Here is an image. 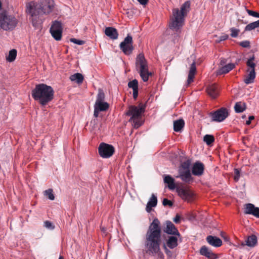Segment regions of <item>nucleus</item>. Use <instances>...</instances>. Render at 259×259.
<instances>
[{"instance_id": "1", "label": "nucleus", "mask_w": 259, "mask_h": 259, "mask_svg": "<svg viewBox=\"0 0 259 259\" xmlns=\"http://www.w3.org/2000/svg\"><path fill=\"white\" fill-rule=\"evenodd\" d=\"M161 228L160 221L154 219L150 224L145 235L146 252L149 255L159 254L162 242Z\"/></svg>"}, {"instance_id": "2", "label": "nucleus", "mask_w": 259, "mask_h": 259, "mask_svg": "<svg viewBox=\"0 0 259 259\" xmlns=\"http://www.w3.org/2000/svg\"><path fill=\"white\" fill-rule=\"evenodd\" d=\"M54 94L52 87L44 83L36 84L31 93L34 100L42 106L47 105L53 99Z\"/></svg>"}, {"instance_id": "3", "label": "nucleus", "mask_w": 259, "mask_h": 259, "mask_svg": "<svg viewBox=\"0 0 259 259\" xmlns=\"http://www.w3.org/2000/svg\"><path fill=\"white\" fill-rule=\"evenodd\" d=\"M190 1L185 2L181 6L180 10L178 8L172 10L173 18L169 25L170 29H179L183 25L184 17L189 12L190 9Z\"/></svg>"}, {"instance_id": "4", "label": "nucleus", "mask_w": 259, "mask_h": 259, "mask_svg": "<svg viewBox=\"0 0 259 259\" xmlns=\"http://www.w3.org/2000/svg\"><path fill=\"white\" fill-rule=\"evenodd\" d=\"M26 7L30 8L32 15L35 13L41 15H48L51 13L54 7L53 0H39L37 2L31 1L26 4Z\"/></svg>"}, {"instance_id": "5", "label": "nucleus", "mask_w": 259, "mask_h": 259, "mask_svg": "<svg viewBox=\"0 0 259 259\" xmlns=\"http://www.w3.org/2000/svg\"><path fill=\"white\" fill-rule=\"evenodd\" d=\"M136 67L143 80L144 82L147 81L152 73L148 71L147 62L143 54H140L137 56Z\"/></svg>"}, {"instance_id": "6", "label": "nucleus", "mask_w": 259, "mask_h": 259, "mask_svg": "<svg viewBox=\"0 0 259 259\" xmlns=\"http://www.w3.org/2000/svg\"><path fill=\"white\" fill-rule=\"evenodd\" d=\"M17 20L11 15H8L5 13L0 14V26L5 30H12L17 26Z\"/></svg>"}, {"instance_id": "7", "label": "nucleus", "mask_w": 259, "mask_h": 259, "mask_svg": "<svg viewBox=\"0 0 259 259\" xmlns=\"http://www.w3.org/2000/svg\"><path fill=\"white\" fill-rule=\"evenodd\" d=\"M115 152L114 147L105 143H101L98 147L99 155L103 158H108L111 157Z\"/></svg>"}, {"instance_id": "8", "label": "nucleus", "mask_w": 259, "mask_h": 259, "mask_svg": "<svg viewBox=\"0 0 259 259\" xmlns=\"http://www.w3.org/2000/svg\"><path fill=\"white\" fill-rule=\"evenodd\" d=\"M133 38L131 35L128 34L119 45L120 50L126 55H131L134 50L133 46Z\"/></svg>"}, {"instance_id": "9", "label": "nucleus", "mask_w": 259, "mask_h": 259, "mask_svg": "<svg viewBox=\"0 0 259 259\" xmlns=\"http://www.w3.org/2000/svg\"><path fill=\"white\" fill-rule=\"evenodd\" d=\"M50 32L56 40H60L62 37V26L60 22L55 21L50 28Z\"/></svg>"}, {"instance_id": "10", "label": "nucleus", "mask_w": 259, "mask_h": 259, "mask_svg": "<svg viewBox=\"0 0 259 259\" xmlns=\"http://www.w3.org/2000/svg\"><path fill=\"white\" fill-rule=\"evenodd\" d=\"M176 177L181 179L182 181L187 184H190L193 181V178L191 176L190 169L185 170L182 168L179 169V175Z\"/></svg>"}, {"instance_id": "11", "label": "nucleus", "mask_w": 259, "mask_h": 259, "mask_svg": "<svg viewBox=\"0 0 259 259\" xmlns=\"http://www.w3.org/2000/svg\"><path fill=\"white\" fill-rule=\"evenodd\" d=\"M132 115L128 121L131 123L134 128L139 127L143 123L144 121V114H127Z\"/></svg>"}, {"instance_id": "12", "label": "nucleus", "mask_w": 259, "mask_h": 259, "mask_svg": "<svg viewBox=\"0 0 259 259\" xmlns=\"http://www.w3.org/2000/svg\"><path fill=\"white\" fill-rule=\"evenodd\" d=\"M177 191L179 195L184 200L191 201L193 198V194L189 189L178 188Z\"/></svg>"}, {"instance_id": "13", "label": "nucleus", "mask_w": 259, "mask_h": 259, "mask_svg": "<svg viewBox=\"0 0 259 259\" xmlns=\"http://www.w3.org/2000/svg\"><path fill=\"white\" fill-rule=\"evenodd\" d=\"M199 253L206 257L207 259H218L219 256L218 254L213 252L211 249L205 245L201 247L199 250Z\"/></svg>"}, {"instance_id": "14", "label": "nucleus", "mask_w": 259, "mask_h": 259, "mask_svg": "<svg viewBox=\"0 0 259 259\" xmlns=\"http://www.w3.org/2000/svg\"><path fill=\"white\" fill-rule=\"evenodd\" d=\"M244 213L251 214L259 218V207H255L253 204L247 203L244 206Z\"/></svg>"}, {"instance_id": "15", "label": "nucleus", "mask_w": 259, "mask_h": 259, "mask_svg": "<svg viewBox=\"0 0 259 259\" xmlns=\"http://www.w3.org/2000/svg\"><path fill=\"white\" fill-rule=\"evenodd\" d=\"M165 224L166 227L163 229L164 232L172 235L181 236L177 228L170 221H166Z\"/></svg>"}, {"instance_id": "16", "label": "nucleus", "mask_w": 259, "mask_h": 259, "mask_svg": "<svg viewBox=\"0 0 259 259\" xmlns=\"http://www.w3.org/2000/svg\"><path fill=\"white\" fill-rule=\"evenodd\" d=\"M204 165L199 161L195 162L192 168V174L196 176H200L203 174Z\"/></svg>"}, {"instance_id": "17", "label": "nucleus", "mask_w": 259, "mask_h": 259, "mask_svg": "<svg viewBox=\"0 0 259 259\" xmlns=\"http://www.w3.org/2000/svg\"><path fill=\"white\" fill-rule=\"evenodd\" d=\"M31 10L30 8L26 7V12L30 16V19L31 20L32 24L35 28H38L40 24L39 19V16L41 15L40 14H37L35 13V15H32L30 13Z\"/></svg>"}, {"instance_id": "18", "label": "nucleus", "mask_w": 259, "mask_h": 259, "mask_svg": "<svg viewBox=\"0 0 259 259\" xmlns=\"http://www.w3.org/2000/svg\"><path fill=\"white\" fill-rule=\"evenodd\" d=\"M146 107L145 104L140 103L138 106H131L125 113H144Z\"/></svg>"}, {"instance_id": "19", "label": "nucleus", "mask_w": 259, "mask_h": 259, "mask_svg": "<svg viewBox=\"0 0 259 259\" xmlns=\"http://www.w3.org/2000/svg\"><path fill=\"white\" fill-rule=\"evenodd\" d=\"M207 243L215 247H220L222 245V240L217 236L209 235L206 238Z\"/></svg>"}, {"instance_id": "20", "label": "nucleus", "mask_w": 259, "mask_h": 259, "mask_svg": "<svg viewBox=\"0 0 259 259\" xmlns=\"http://www.w3.org/2000/svg\"><path fill=\"white\" fill-rule=\"evenodd\" d=\"M196 72V63L195 61L191 64L189 71L188 79L187 80V86L194 81V78Z\"/></svg>"}, {"instance_id": "21", "label": "nucleus", "mask_w": 259, "mask_h": 259, "mask_svg": "<svg viewBox=\"0 0 259 259\" xmlns=\"http://www.w3.org/2000/svg\"><path fill=\"white\" fill-rule=\"evenodd\" d=\"M109 107V105L107 102H101L99 103H95L94 105V113H98L99 112L106 111Z\"/></svg>"}, {"instance_id": "22", "label": "nucleus", "mask_w": 259, "mask_h": 259, "mask_svg": "<svg viewBox=\"0 0 259 259\" xmlns=\"http://www.w3.org/2000/svg\"><path fill=\"white\" fill-rule=\"evenodd\" d=\"M105 34L111 39H116L118 37L117 30L112 27H108L105 28Z\"/></svg>"}, {"instance_id": "23", "label": "nucleus", "mask_w": 259, "mask_h": 259, "mask_svg": "<svg viewBox=\"0 0 259 259\" xmlns=\"http://www.w3.org/2000/svg\"><path fill=\"white\" fill-rule=\"evenodd\" d=\"M235 66V65L233 63H229L225 65L217 70V75H220L226 74L234 68Z\"/></svg>"}, {"instance_id": "24", "label": "nucleus", "mask_w": 259, "mask_h": 259, "mask_svg": "<svg viewBox=\"0 0 259 259\" xmlns=\"http://www.w3.org/2000/svg\"><path fill=\"white\" fill-rule=\"evenodd\" d=\"M180 236L177 235L169 236L166 241L167 246L170 249H173L177 246L178 238Z\"/></svg>"}, {"instance_id": "25", "label": "nucleus", "mask_w": 259, "mask_h": 259, "mask_svg": "<svg viewBox=\"0 0 259 259\" xmlns=\"http://www.w3.org/2000/svg\"><path fill=\"white\" fill-rule=\"evenodd\" d=\"M185 121L180 118L174 121V131L176 132L181 133L185 126Z\"/></svg>"}, {"instance_id": "26", "label": "nucleus", "mask_w": 259, "mask_h": 259, "mask_svg": "<svg viewBox=\"0 0 259 259\" xmlns=\"http://www.w3.org/2000/svg\"><path fill=\"white\" fill-rule=\"evenodd\" d=\"M207 91L208 94L213 99H215L219 95L218 86L215 84L209 85L207 88Z\"/></svg>"}, {"instance_id": "27", "label": "nucleus", "mask_w": 259, "mask_h": 259, "mask_svg": "<svg viewBox=\"0 0 259 259\" xmlns=\"http://www.w3.org/2000/svg\"><path fill=\"white\" fill-rule=\"evenodd\" d=\"M157 203V199L156 195L154 194H152L151 198H150L149 201L148 202L146 210L148 212H150L152 208L155 207Z\"/></svg>"}, {"instance_id": "28", "label": "nucleus", "mask_w": 259, "mask_h": 259, "mask_svg": "<svg viewBox=\"0 0 259 259\" xmlns=\"http://www.w3.org/2000/svg\"><path fill=\"white\" fill-rule=\"evenodd\" d=\"M255 78V72L254 70H251L249 73L245 76L243 80L245 83L248 84L254 82Z\"/></svg>"}, {"instance_id": "29", "label": "nucleus", "mask_w": 259, "mask_h": 259, "mask_svg": "<svg viewBox=\"0 0 259 259\" xmlns=\"http://www.w3.org/2000/svg\"><path fill=\"white\" fill-rule=\"evenodd\" d=\"M245 242V243L242 242L241 245L244 246L246 245L248 246L253 247L257 243V238L255 235H252L248 237Z\"/></svg>"}, {"instance_id": "30", "label": "nucleus", "mask_w": 259, "mask_h": 259, "mask_svg": "<svg viewBox=\"0 0 259 259\" xmlns=\"http://www.w3.org/2000/svg\"><path fill=\"white\" fill-rule=\"evenodd\" d=\"M210 122H222L224 120L229 114H210Z\"/></svg>"}, {"instance_id": "31", "label": "nucleus", "mask_w": 259, "mask_h": 259, "mask_svg": "<svg viewBox=\"0 0 259 259\" xmlns=\"http://www.w3.org/2000/svg\"><path fill=\"white\" fill-rule=\"evenodd\" d=\"M69 79L71 81L75 82L78 84L82 83L84 77L83 75L80 73H76L71 75L69 77Z\"/></svg>"}, {"instance_id": "32", "label": "nucleus", "mask_w": 259, "mask_h": 259, "mask_svg": "<svg viewBox=\"0 0 259 259\" xmlns=\"http://www.w3.org/2000/svg\"><path fill=\"white\" fill-rule=\"evenodd\" d=\"M164 182L168 184V187L170 190L176 188L175 180L170 176H166L164 178Z\"/></svg>"}, {"instance_id": "33", "label": "nucleus", "mask_w": 259, "mask_h": 259, "mask_svg": "<svg viewBox=\"0 0 259 259\" xmlns=\"http://www.w3.org/2000/svg\"><path fill=\"white\" fill-rule=\"evenodd\" d=\"M258 27H259V20L247 24L245 26L244 31V32L254 30L255 28H257Z\"/></svg>"}, {"instance_id": "34", "label": "nucleus", "mask_w": 259, "mask_h": 259, "mask_svg": "<svg viewBox=\"0 0 259 259\" xmlns=\"http://www.w3.org/2000/svg\"><path fill=\"white\" fill-rule=\"evenodd\" d=\"M246 109V105L244 103L239 102H237L234 106V109L236 112L241 113L243 112Z\"/></svg>"}, {"instance_id": "35", "label": "nucleus", "mask_w": 259, "mask_h": 259, "mask_svg": "<svg viewBox=\"0 0 259 259\" xmlns=\"http://www.w3.org/2000/svg\"><path fill=\"white\" fill-rule=\"evenodd\" d=\"M17 56V50L15 49H12L10 51L9 55L7 57V60L10 62L14 61Z\"/></svg>"}, {"instance_id": "36", "label": "nucleus", "mask_w": 259, "mask_h": 259, "mask_svg": "<svg viewBox=\"0 0 259 259\" xmlns=\"http://www.w3.org/2000/svg\"><path fill=\"white\" fill-rule=\"evenodd\" d=\"M191 163V160L190 159H187L185 161L182 162L179 169H190V167Z\"/></svg>"}, {"instance_id": "37", "label": "nucleus", "mask_w": 259, "mask_h": 259, "mask_svg": "<svg viewBox=\"0 0 259 259\" xmlns=\"http://www.w3.org/2000/svg\"><path fill=\"white\" fill-rule=\"evenodd\" d=\"M203 141L207 145H210L214 141V138L212 135H206L203 137Z\"/></svg>"}, {"instance_id": "38", "label": "nucleus", "mask_w": 259, "mask_h": 259, "mask_svg": "<svg viewBox=\"0 0 259 259\" xmlns=\"http://www.w3.org/2000/svg\"><path fill=\"white\" fill-rule=\"evenodd\" d=\"M105 94L103 90L100 89L97 96V99L95 103L104 102L105 99Z\"/></svg>"}, {"instance_id": "39", "label": "nucleus", "mask_w": 259, "mask_h": 259, "mask_svg": "<svg viewBox=\"0 0 259 259\" xmlns=\"http://www.w3.org/2000/svg\"><path fill=\"white\" fill-rule=\"evenodd\" d=\"M230 112V110L225 107H222L218 110L208 111L207 113H229Z\"/></svg>"}, {"instance_id": "40", "label": "nucleus", "mask_w": 259, "mask_h": 259, "mask_svg": "<svg viewBox=\"0 0 259 259\" xmlns=\"http://www.w3.org/2000/svg\"><path fill=\"white\" fill-rule=\"evenodd\" d=\"M44 195L48 197V198L51 200H54L55 199L53 191L52 189H49L45 191Z\"/></svg>"}, {"instance_id": "41", "label": "nucleus", "mask_w": 259, "mask_h": 259, "mask_svg": "<svg viewBox=\"0 0 259 259\" xmlns=\"http://www.w3.org/2000/svg\"><path fill=\"white\" fill-rule=\"evenodd\" d=\"M128 87L131 88L133 90L138 89V81L137 79H135L132 81H130L128 83Z\"/></svg>"}, {"instance_id": "42", "label": "nucleus", "mask_w": 259, "mask_h": 259, "mask_svg": "<svg viewBox=\"0 0 259 259\" xmlns=\"http://www.w3.org/2000/svg\"><path fill=\"white\" fill-rule=\"evenodd\" d=\"M231 32L230 35L232 37L236 38L239 34L240 30L234 27H232L230 29Z\"/></svg>"}, {"instance_id": "43", "label": "nucleus", "mask_w": 259, "mask_h": 259, "mask_svg": "<svg viewBox=\"0 0 259 259\" xmlns=\"http://www.w3.org/2000/svg\"><path fill=\"white\" fill-rule=\"evenodd\" d=\"M239 46L244 48H250V42L249 40H244L239 43Z\"/></svg>"}, {"instance_id": "44", "label": "nucleus", "mask_w": 259, "mask_h": 259, "mask_svg": "<svg viewBox=\"0 0 259 259\" xmlns=\"http://www.w3.org/2000/svg\"><path fill=\"white\" fill-rule=\"evenodd\" d=\"M246 12L250 16L254 17L259 18V13L248 9H246Z\"/></svg>"}, {"instance_id": "45", "label": "nucleus", "mask_w": 259, "mask_h": 259, "mask_svg": "<svg viewBox=\"0 0 259 259\" xmlns=\"http://www.w3.org/2000/svg\"><path fill=\"white\" fill-rule=\"evenodd\" d=\"M240 170L239 169L235 168L234 169V180L235 181L237 182L239 178H240Z\"/></svg>"}, {"instance_id": "46", "label": "nucleus", "mask_w": 259, "mask_h": 259, "mask_svg": "<svg viewBox=\"0 0 259 259\" xmlns=\"http://www.w3.org/2000/svg\"><path fill=\"white\" fill-rule=\"evenodd\" d=\"M70 41L78 45H83L85 42L82 40L77 39L74 38H72L70 39Z\"/></svg>"}, {"instance_id": "47", "label": "nucleus", "mask_w": 259, "mask_h": 259, "mask_svg": "<svg viewBox=\"0 0 259 259\" xmlns=\"http://www.w3.org/2000/svg\"><path fill=\"white\" fill-rule=\"evenodd\" d=\"M229 37V35L227 34H223L219 37V39L217 40L218 42H220L222 41L227 40Z\"/></svg>"}, {"instance_id": "48", "label": "nucleus", "mask_w": 259, "mask_h": 259, "mask_svg": "<svg viewBox=\"0 0 259 259\" xmlns=\"http://www.w3.org/2000/svg\"><path fill=\"white\" fill-rule=\"evenodd\" d=\"M162 204L164 206L168 205L169 206H172L173 205V203L170 200H169L168 199H167L166 198H164L162 201Z\"/></svg>"}, {"instance_id": "49", "label": "nucleus", "mask_w": 259, "mask_h": 259, "mask_svg": "<svg viewBox=\"0 0 259 259\" xmlns=\"http://www.w3.org/2000/svg\"><path fill=\"white\" fill-rule=\"evenodd\" d=\"M246 64L248 67H250L251 68V70H254V71H255V64L253 62V61H247Z\"/></svg>"}, {"instance_id": "50", "label": "nucleus", "mask_w": 259, "mask_h": 259, "mask_svg": "<svg viewBox=\"0 0 259 259\" xmlns=\"http://www.w3.org/2000/svg\"><path fill=\"white\" fill-rule=\"evenodd\" d=\"M100 114H94V117L91 121V122H93L94 124H97L98 122V118H102L101 116H99Z\"/></svg>"}, {"instance_id": "51", "label": "nucleus", "mask_w": 259, "mask_h": 259, "mask_svg": "<svg viewBox=\"0 0 259 259\" xmlns=\"http://www.w3.org/2000/svg\"><path fill=\"white\" fill-rule=\"evenodd\" d=\"M45 226L47 228H52L53 229L54 227H52V224L50 221H47L45 222Z\"/></svg>"}, {"instance_id": "52", "label": "nucleus", "mask_w": 259, "mask_h": 259, "mask_svg": "<svg viewBox=\"0 0 259 259\" xmlns=\"http://www.w3.org/2000/svg\"><path fill=\"white\" fill-rule=\"evenodd\" d=\"M254 119V117L253 116H250L248 117V119L246 121L245 124L246 125H249L251 123V120Z\"/></svg>"}, {"instance_id": "53", "label": "nucleus", "mask_w": 259, "mask_h": 259, "mask_svg": "<svg viewBox=\"0 0 259 259\" xmlns=\"http://www.w3.org/2000/svg\"><path fill=\"white\" fill-rule=\"evenodd\" d=\"M138 96V89L133 90V98L136 99Z\"/></svg>"}, {"instance_id": "54", "label": "nucleus", "mask_w": 259, "mask_h": 259, "mask_svg": "<svg viewBox=\"0 0 259 259\" xmlns=\"http://www.w3.org/2000/svg\"><path fill=\"white\" fill-rule=\"evenodd\" d=\"M180 217L178 214H177L176 217L174 219V221L176 223L178 224L180 223Z\"/></svg>"}, {"instance_id": "55", "label": "nucleus", "mask_w": 259, "mask_h": 259, "mask_svg": "<svg viewBox=\"0 0 259 259\" xmlns=\"http://www.w3.org/2000/svg\"><path fill=\"white\" fill-rule=\"evenodd\" d=\"M227 62V60L225 58H221L220 59V65H222V66H224V65Z\"/></svg>"}, {"instance_id": "56", "label": "nucleus", "mask_w": 259, "mask_h": 259, "mask_svg": "<svg viewBox=\"0 0 259 259\" xmlns=\"http://www.w3.org/2000/svg\"><path fill=\"white\" fill-rule=\"evenodd\" d=\"M139 3L142 5H145L147 4L148 0H137Z\"/></svg>"}, {"instance_id": "57", "label": "nucleus", "mask_w": 259, "mask_h": 259, "mask_svg": "<svg viewBox=\"0 0 259 259\" xmlns=\"http://www.w3.org/2000/svg\"><path fill=\"white\" fill-rule=\"evenodd\" d=\"M254 56L253 55L251 57H250L247 61H253L254 60Z\"/></svg>"}, {"instance_id": "58", "label": "nucleus", "mask_w": 259, "mask_h": 259, "mask_svg": "<svg viewBox=\"0 0 259 259\" xmlns=\"http://www.w3.org/2000/svg\"><path fill=\"white\" fill-rule=\"evenodd\" d=\"M246 118V116H245V115H243L242 116V119H244V118Z\"/></svg>"}, {"instance_id": "59", "label": "nucleus", "mask_w": 259, "mask_h": 259, "mask_svg": "<svg viewBox=\"0 0 259 259\" xmlns=\"http://www.w3.org/2000/svg\"><path fill=\"white\" fill-rule=\"evenodd\" d=\"M59 259H64V258L62 256L60 255L59 257Z\"/></svg>"}, {"instance_id": "60", "label": "nucleus", "mask_w": 259, "mask_h": 259, "mask_svg": "<svg viewBox=\"0 0 259 259\" xmlns=\"http://www.w3.org/2000/svg\"><path fill=\"white\" fill-rule=\"evenodd\" d=\"M1 7H2V3H1V2H0V8H1Z\"/></svg>"}, {"instance_id": "61", "label": "nucleus", "mask_w": 259, "mask_h": 259, "mask_svg": "<svg viewBox=\"0 0 259 259\" xmlns=\"http://www.w3.org/2000/svg\"><path fill=\"white\" fill-rule=\"evenodd\" d=\"M258 31H259V30H257Z\"/></svg>"}]
</instances>
